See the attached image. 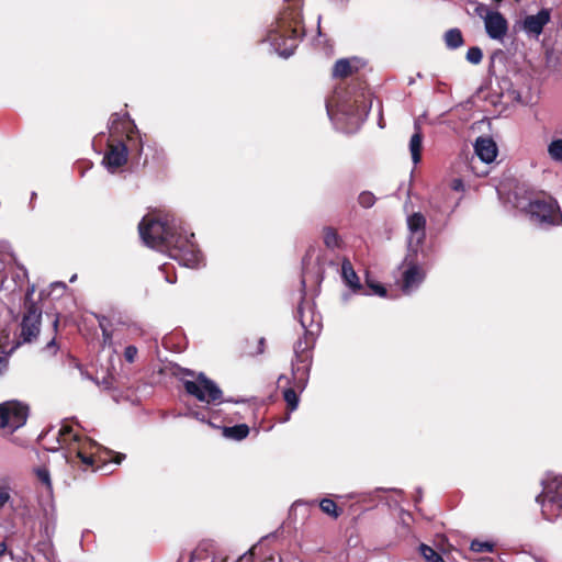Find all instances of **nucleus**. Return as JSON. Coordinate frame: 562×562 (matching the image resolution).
I'll use <instances>...</instances> for the list:
<instances>
[{"label":"nucleus","instance_id":"f257e3e1","mask_svg":"<svg viewBox=\"0 0 562 562\" xmlns=\"http://www.w3.org/2000/svg\"><path fill=\"white\" fill-rule=\"evenodd\" d=\"M143 241L151 248L167 250L169 256L188 268H198L203 257L192 241L193 234L188 236L182 223L173 216L154 220L144 217L138 225Z\"/></svg>","mask_w":562,"mask_h":562},{"label":"nucleus","instance_id":"f03ea898","mask_svg":"<svg viewBox=\"0 0 562 562\" xmlns=\"http://www.w3.org/2000/svg\"><path fill=\"white\" fill-rule=\"evenodd\" d=\"M289 7L277 20L267 41L284 58L290 57L297 47L301 36V0H284Z\"/></svg>","mask_w":562,"mask_h":562},{"label":"nucleus","instance_id":"7ed1b4c3","mask_svg":"<svg viewBox=\"0 0 562 562\" xmlns=\"http://www.w3.org/2000/svg\"><path fill=\"white\" fill-rule=\"evenodd\" d=\"M308 314L311 315V319L308 315H306L304 307H299V318L303 329L305 330V336L303 339H300L295 344L294 353L296 360L303 363V366L293 368V376L295 380H297L296 386L300 389H304L305 378L308 372L307 362L310 360V353L307 349L313 342L314 335H316L319 331V322L314 319V312L312 311V308L308 310Z\"/></svg>","mask_w":562,"mask_h":562},{"label":"nucleus","instance_id":"20e7f679","mask_svg":"<svg viewBox=\"0 0 562 562\" xmlns=\"http://www.w3.org/2000/svg\"><path fill=\"white\" fill-rule=\"evenodd\" d=\"M546 519L562 517V475L549 476L543 481L542 494L537 497Z\"/></svg>","mask_w":562,"mask_h":562},{"label":"nucleus","instance_id":"39448f33","mask_svg":"<svg viewBox=\"0 0 562 562\" xmlns=\"http://www.w3.org/2000/svg\"><path fill=\"white\" fill-rule=\"evenodd\" d=\"M57 442L59 448L67 449L69 453L75 452L77 457L87 465L93 464V457L87 453L88 447L94 445L89 439H82L76 432L71 425L64 423L57 431Z\"/></svg>","mask_w":562,"mask_h":562},{"label":"nucleus","instance_id":"423d86ee","mask_svg":"<svg viewBox=\"0 0 562 562\" xmlns=\"http://www.w3.org/2000/svg\"><path fill=\"white\" fill-rule=\"evenodd\" d=\"M528 212L531 221L540 226L559 225L562 222L560 207L550 196L531 201Z\"/></svg>","mask_w":562,"mask_h":562},{"label":"nucleus","instance_id":"0eeeda50","mask_svg":"<svg viewBox=\"0 0 562 562\" xmlns=\"http://www.w3.org/2000/svg\"><path fill=\"white\" fill-rule=\"evenodd\" d=\"M183 385L187 393L200 402L216 404L222 401V390L203 373H200L194 380H183Z\"/></svg>","mask_w":562,"mask_h":562},{"label":"nucleus","instance_id":"6e6552de","mask_svg":"<svg viewBox=\"0 0 562 562\" xmlns=\"http://www.w3.org/2000/svg\"><path fill=\"white\" fill-rule=\"evenodd\" d=\"M27 416L29 407L19 401L0 404V428L12 432L26 423Z\"/></svg>","mask_w":562,"mask_h":562},{"label":"nucleus","instance_id":"1a4fd4ad","mask_svg":"<svg viewBox=\"0 0 562 562\" xmlns=\"http://www.w3.org/2000/svg\"><path fill=\"white\" fill-rule=\"evenodd\" d=\"M407 226L409 229L408 250L416 255L426 236V218L422 213H414L408 216Z\"/></svg>","mask_w":562,"mask_h":562},{"label":"nucleus","instance_id":"9d476101","mask_svg":"<svg viewBox=\"0 0 562 562\" xmlns=\"http://www.w3.org/2000/svg\"><path fill=\"white\" fill-rule=\"evenodd\" d=\"M42 312L32 304L29 306L21 323V337L24 342H31L40 333Z\"/></svg>","mask_w":562,"mask_h":562},{"label":"nucleus","instance_id":"9b49d317","mask_svg":"<svg viewBox=\"0 0 562 562\" xmlns=\"http://www.w3.org/2000/svg\"><path fill=\"white\" fill-rule=\"evenodd\" d=\"M412 252L406 256L405 265L407 268L403 272V285L402 290L405 294H411L415 289L419 286L425 278L423 269L416 265L414 259H411Z\"/></svg>","mask_w":562,"mask_h":562},{"label":"nucleus","instance_id":"f8f14e48","mask_svg":"<svg viewBox=\"0 0 562 562\" xmlns=\"http://www.w3.org/2000/svg\"><path fill=\"white\" fill-rule=\"evenodd\" d=\"M551 21V11L541 9L537 14L527 15L522 21L524 32L531 37L538 38L543 27Z\"/></svg>","mask_w":562,"mask_h":562},{"label":"nucleus","instance_id":"ddd939ff","mask_svg":"<svg viewBox=\"0 0 562 562\" xmlns=\"http://www.w3.org/2000/svg\"><path fill=\"white\" fill-rule=\"evenodd\" d=\"M485 31L490 38L501 41L507 33L506 19L498 11H488L484 16Z\"/></svg>","mask_w":562,"mask_h":562},{"label":"nucleus","instance_id":"4468645a","mask_svg":"<svg viewBox=\"0 0 562 562\" xmlns=\"http://www.w3.org/2000/svg\"><path fill=\"white\" fill-rule=\"evenodd\" d=\"M127 161V148L122 143L119 142L116 144H111L109 146V150L106 151L103 158V165L111 172H115V170Z\"/></svg>","mask_w":562,"mask_h":562},{"label":"nucleus","instance_id":"2eb2a0df","mask_svg":"<svg viewBox=\"0 0 562 562\" xmlns=\"http://www.w3.org/2000/svg\"><path fill=\"white\" fill-rule=\"evenodd\" d=\"M474 151L481 161L491 164L497 156V146L490 137H479L474 144Z\"/></svg>","mask_w":562,"mask_h":562},{"label":"nucleus","instance_id":"dca6fc26","mask_svg":"<svg viewBox=\"0 0 562 562\" xmlns=\"http://www.w3.org/2000/svg\"><path fill=\"white\" fill-rule=\"evenodd\" d=\"M135 128L134 123L125 114L120 115L115 113L110 119V131L112 135L125 133L127 138L131 139Z\"/></svg>","mask_w":562,"mask_h":562},{"label":"nucleus","instance_id":"f3484780","mask_svg":"<svg viewBox=\"0 0 562 562\" xmlns=\"http://www.w3.org/2000/svg\"><path fill=\"white\" fill-rule=\"evenodd\" d=\"M362 65L361 59L357 57L339 59L334 65L333 76L337 78H345L360 69Z\"/></svg>","mask_w":562,"mask_h":562},{"label":"nucleus","instance_id":"a211bd4d","mask_svg":"<svg viewBox=\"0 0 562 562\" xmlns=\"http://www.w3.org/2000/svg\"><path fill=\"white\" fill-rule=\"evenodd\" d=\"M333 103H334V100H329V101H327V104H326L327 114L330 120L335 119ZM368 112H369V106L364 103L361 105V108L358 106L357 110H355V111L353 110L351 111V110L347 109L345 104H341V105H339L336 115H338V114L351 115L352 117H355L358 121V120H362L363 116H367Z\"/></svg>","mask_w":562,"mask_h":562},{"label":"nucleus","instance_id":"6ab92c4d","mask_svg":"<svg viewBox=\"0 0 562 562\" xmlns=\"http://www.w3.org/2000/svg\"><path fill=\"white\" fill-rule=\"evenodd\" d=\"M408 148L414 165L419 164L422 159L423 136L417 125L415 126V133L411 137Z\"/></svg>","mask_w":562,"mask_h":562},{"label":"nucleus","instance_id":"aec40b11","mask_svg":"<svg viewBox=\"0 0 562 562\" xmlns=\"http://www.w3.org/2000/svg\"><path fill=\"white\" fill-rule=\"evenodd\" d=\"M341 276L346 284L353 291H358L361 289V284L359 282V278L353 270L349 260H344L341 265Z\"/></svg>","mask_w":562,"mask_h":562},{"label":"nucleus","instance_id":"412c9836","mask_svg":"<svg viewBox=\"0 0 562 562\" xmlns=\"http://www.w3.org/2000/svg\"><path fill=\"white\" fill-rule=\"evenodd\" d=\"M99 327L102 330V345L111 347L113 344L112 323L106 316H97Z\"/></svg>","mask_w":562,"mask_h":562},{"label":"nucleus","instance_id":"4be33fe9","mask_svg":"<svg viewBox=\"0 0 562 562\" xmlns=\"http://www.w3.org/2000/svg\"><path fill=\"white\" fill-rule=\"evenodd\" d=\"M248 434L249 428L245 424L223 428V435L229 439L241 440L245 439L248 436Z\"/></svg>","mask_w":562,"mask_h":562},{"label":"nucleus","instance_id":"5701e85b","mask_svg":"<svg viewBox=\"0 0 562 562\" xmlns=\"http://www.w3.org/2000/svg\"><path fill=\"white\" fill-rule=\"evenodd\" d=\"M446 46L450 49H457L464 43L462 33L459 29H450L445 34Z\"/></svg>","mask_w":562,"mask_h":562},{"label":"nucleus","instance_id":"b1692460","mask_svg":"<svg viewBox=\"0 0 562 562\" xmlns=\"http://www.w3.org/2000/svg\"><path fill=\"white\" fill-rule=\"evenodd\" d=\"M37 480L46 487L48 493H52L53 485L50 473L46 467H38L34 470Z\"/></svg>","mask_w":562,"mask_h":562},{"label":"nucleus","instance_id":"393cba45","mask_svg":"<svg viewBox=\"0 0 562 562\" xmlns=\"http://www.w3.org/2000/svg\"><path fill=\"white\" fill-rule=\"evenodd\" d=\"M548 153L551 159L562 162V139H554L548 146Z\"/></svg>","mask_w":562,"mask_h":562},{"label":"nucleus","instance_id":"a878e982","mask_svg":"<svg viewBox=\"0 0 562 562\" xmlns=\"http://www.w3.org/2000/svg\"><path fill=\"white\" fill-rule=\"evenodd\" d=\"M324 243L328 248H338L340 246V238L336 231L333 228H326L324 231Z\"/></svg>","mask_w":562,"mask_h":562},{"label":"nucleus","instance_id":"bb28decb","mask_svg":"<svg viewBox=\"0 0 562 562\" xmlns=\"http://www.w3.org/2000/svg\"><path fill=\"white\" fill-rule=\"evenodd\" d=\"M283 398L288 405V408L293 412L299 406V396L293 389H286L283 392Z\"/></svg>","mask_w":562,"mask_h":562},{"label":"nucleus","instance_id":"cd10ccee","mask_svg":"<svg viewBox=\"0 0 562 562\" xmlns=\"http://www.w3.org/2000/svg\"><path fill=\"white\" fill-rule=\"evenodd\" d=\"M319 507L325 514H327L334 518H337L339 516L337 505L333 499H329V498L322 499L319 503Z\"/></svg>","mask_w":562,"mask_h":562},{"label":"nucleus","instance_id":"c85d7f7f","mask_svg":"<svg viewBox=\"0 0 562 562\" xmlns=\"http://www.w3.org/2000/svg\"><path fill=\"white\" fill-rule=\"evenodd\" d=\"M420 553L428 562H445L438 552L426 544L420 546Z\"/></svg>","mask_w":562,"mask_h":562},{"label":"nucleus","instance_id":"c756f323","mask_svg":"<svg viewBox=\"0 0 562 562\" xmlns=\"http://www.w3.org/2000/svg\"><path fill=\"white\" fill-rule=\"evenodd\" d=\"M483 59L482 49L477 46L470 47L467 52V60L473 65H479Z\"/></svg>","mask_w":562,"mask_h":562},{"label":"nucleus","instance_id":"7c9ffc66","mask_svg":"<svg viewBox=\"0 0 562 562\" xmlns=\"http://www.w3.org/2000/svg\"><path fill=\"white\" fill-rule=\"evenodd\" d=\"M493 549V544L490 542H481L474 540L471 542V550L474 552H490Z\"/></svg>","mask_w":562,"mask_h":562},{"label":"nucleus","instance_id":"2f4dec72","mask_svg":"<svg viewBox=\"0 0 562 562\" xmlns=\"http://www.w3.org/2000/svg\"><path fill=\"white\" fill-rule=\"evenodd\" d=\"M374 195L370 192H362L360 195H359V203L363 206V207H371L373 204H374Z\"/></svg>","mask_w":562,"mask_h":562},{"label":"nucleus","instance_id":"473e14b6","mask_svg":"<svg viewBox=\"0 0 562 562\" xmlns=\"http://www.w3.org/2000/svg\"><path fill=\"white\" fill-rule=\"evenodd\" d=\"M11 501L10 487H0V510Z\"/></svg>","mask_w":562,"mask_h":562},{"label":"nucleus","instance_id":"72a5a7b5","mask_svg":"<svg viewBox=\"0 0 562 562\" xmlns=\"http://www.w3.org/2000/svg\"><path fill=\"white\" fill-rule=\"evenodd\" d=\"M137 356V348L135 346H127L124 351V357L127 362L132 363L135 361Z\"/></svg>","mask_w":562,"mask_h":562},{"label":"nucleus","instance_id":"f704fd0d","mask_svg":"<svg viewBox=\"0 0 562 562\" xmlns=\"http://www.w3.org/2000/svg\"><path fill=\"white\" fill-rule=\"evenodd\" d=\"M451 189L454 191H463L464 190V183L462 179L456 178L451 181Z\"/></svg>","mask_w":562,"mask_h":562},{"label":"nucleus","instance_id":"c9c22d12","mask_svg":"<svg viewBox=\"0 0 562 562\" xmlns=\"http://www.w3.org/2000/svg\"><path fill=\"white\" fill-rule=\"evenodd\" d=\"M369 286L372 289L374 294H378L380 296H384L386 293L385 289L380 284L369 283Z\"/></svg>","mask_w":562,"mask_h":562},{"label":"nucleus","instance_id":"e433bc0d","mask_svg":"<svg viewBox=\"0 0 562 562\" xmlns=\"http://www.w3.org/2000/svg\"><path fill=\"white\" fill-rule=\"evenodd\" d=\"M8 357L7 356H0V376L4 374V372L8 370Z\"/></svg>","mask_w":562,"mask_h":562},{"label":"nucleus","instance_id":"4c0bfd02","mask_svg":"<svg viewBox=\"0 0 562 562\" xmlns=\"http://www.w3.org/2000/svg\"><path fill=\"white\" fill-rule=\"evenodd\" d=\"M7 551L5 542L0 543V557Z\"/></svg>","mask_w":562,"mask_h":562},{"label":"nucleus","instance_id":"58836bf2","mask_svg":"<svg viewBox=\"0 0 562 562\" xmlns=\"http://www.w3.org/2000/svg\"><path fill=\"white\" fill-rule=\"evenodd\" d=\"M194 417L199 420H204V417L200 413H193Z\"/></svg>","mask_w":562,"mask_h":562},{"label":"nucleus","instance_id":"ea45409f","mask_svg":"<svg viewBox=\"0 0 562 562\" xmlns=\"http://www.w3.org/2000/svg\"><path fill=\"white\" fill-rule=\"evenodd\" d=\"M123 458H124V456H123V454H117V456H116V459H115V462H116V463H120V462H121V460H122Z\"/></svg>","mask_w":562,"mask_h":562},{"label":"nucleus","instance_id":"a19ab883","mask_svg":"<svg viewBox=\"0 0 562 562\" xmlns=\"http://www.w3.org/2000/svg\"><path fill=\"white\" fill-rule=\"evenodd\" d=\"M166 280L169 282V283H173L175 280H171L169 277H166Z\"/></svg>","mask_w":562,"mask_h":562},{"label":"nucleus","instance_id":"79ce46f5","mask_svg":"<svg viewBox=\"0 0 562 562\" xmlns=\"http://www.w3.org/2000/svg\"><path fill=\"white\" fill-rule=\"evenodd\" d=\"M48 449H49V450H53V451H55V450H57L58 448H55V447H50V448H48Z\"/></svg>","mask_w":562,"mask_h":562},{"label":"nucleus","instance_id":"37998d69","mask_svg":"<svg viewBox=\"0 0 562 562\" xmlns=\"http://www.w3.org/2000/svg\"><path fill=\"white\" fill-rule=\"evenodd\" d=\"M58 319L54 321V326H57Z\"/></svg>","mask_w":562,"mask_h":562}]
</instances>
